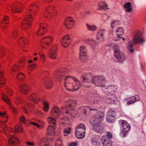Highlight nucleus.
<instances>
[{
  "instance_id": "obj_37",
  "label": "nucleus",
  "mask_w": 146,
  "mask_h": 146,
  "mask_svg": "<svg viewBox=\"0 0 146 146\" xmlns=\"http://www.w3.org/2000/svg\"><path fill=\"white\" fill-rule=\"evenodd\" d=\"M9 18L7 16H5L4 18V21L0 24V26L2 28L6 27L7 26L5 25V24H7L9 23Z\"/></svg>"
},
{
  "instance_id": "obj_21",
  "label": "nucleus",
  "mask_w": 146,
  "mask_h": 146,
  "mask_svg": "<svg viewBox=\"0 0 146 146\" xmlns=\"http://www.w3.org/2000/svg\"><path fill=\"white\" fill-rule=\"evenodd\" d=\"M70 38L68 35L64 36L61 41V45L64 48L68 46L70 44Z\"/></svg>"
},
{
  "instance_id": "obj_6",
  "label": "nucleus",
  "mask_w": 146,
  "mask_h": 146,
  "mask_svg": "<svg viewBox=\"0 0 146 146\" xmlns=\"http://www.w3.org/2000/svg\"><path fill=\"white\" fill-rule=\"evenodd\" d=\"M10 131V132L14 131V132L21 133L23 131L22 128L20 126L17 125L15 127V129L8 128L7 125L4 123H0V131L5 132L6 131Z\"/></svg>"
},
{
  "instance_id": "obj_31",
  "label": "nucleus",
  "mask_w": 146,
  "mask_h": 146,
  "mask_svg": "<svg viewBox=\"0 0 146 146\" xmlns=\"http://www.w3.org/2000/svg\"><path fill=\"white\" fill-rule=\"evenodd\" d=\"M29 99L32 101L34 102L35 103H37L39 100L38 95L35 94H31L29 97Z\"/></svg>"
},
{
  "instance_id": "obj_18",
  "label": "nucleus",
  "mask_w": 146,
  "mask_h": 146,
  "mask_svg": "<svg viewBox=\"0 0 146 146\" xmlns=\"http://www.w3.org/2000/svg\"><path fill=\"white\" fill-rule=\"evenodd\" d=\"M56 46H52L48 50V53L49 57L52 59H55L57 56Z\"/></svg>"
},
{
  "instance_id": "obj_63",
  "label": "nucleus",
  "mask_w": 146,
  "mask_h": 146,
  "mask_svg": "<svg viewBox=\"0 0 146 146\" xmlns=\"http://www.w3.org/2000/svg\"><path fill=\"white\" fill-rule=\"evenodd\" d=\"M108 114H110V115H115L114 113L115 112L113 110H109V111L107 112Z\"/></svg>"
},
{
  "instance_id": "obj_10",
  "label": "nucleus",
  "mask_w": 146,
  "mask_h": 146,
  "mask_svg": "<svg viewBox=\"0 0 146 146\" xmlns=\"http://www.w3.org/2000/svg\"><path fill=\"white\" fill-rule=\"evenodd\" d=\"M32 17L31 15H27L26 16L22 22L21 28L23 29H26L29 28L31 26Z\"/></svg>"
},
{
  "instance_id": "obj_12",
  "label": "nucleus",
  "mask_w": 146,
  "mask_h": 146,
  "mask_svg": "<svg viewBox=\"0 0 146 146\" xmlns=\"http://www.w3.org/2000/svg\"><path fill=\"white\" fill-rule=\"evenodd\" d=\"M93 94L91 93L88 94L85 97L84 100L85 101H87L92 104L96 105L98 104L100 100L98 98H94L93 97Z\"/></svg>"
},
{
  "instance_id": "obj_11",
  "label": "nucleus",
  "mask_w": 146,
  "mask_h": 146,
  "mask_svg": "<svg viewBox=\"0 0 146 146\" xmlns=\"http://www.w3.org/2000/svg\"><path fill=\"white\" fill-rule=\"evenodd\" d=\"M52 42V39L50 36L45 37L41 40L40 44L43 48L46 49L51 46Z\"/></svg>"
},
{
  "instance_id": "obj_25",
  "label": "nucleus",
  "mask_w": 146,
  "mask_h": 146,
  "mask_svg": "<svg viewBox=\"0 0 146 146\" xmlns=\"http://www.w3.org/2000/svg\"><path fill=\"white\" fill-rule=\"evenodd\" d=\"M100 140L103 146H111L112 141L106 137H102Z\"/></svg>"
},
{
  "instance_id": "obj_27",
  "label": "nucleus",
  "mask_w": 146,
  "mask_h": 146,
  "mask_svg": "<svg viewBox=\"0 0 146 146\" xmlns=\"http://www.w3.org/2000/svg\"><path fill=\"white\" fill-rule=\"evenodd\" d=\"M100 139L95 137H92L91 139V142L94 146H100L101 145Z\"/></svg>"
},
{
  "instance_id": "obj_1",
  "label": "nucleus",
  "mask_w": 146,
  "mask_h": 146,
  "mask_svg": "<svg viewBox=\"0 0 146 146\" xmlns=\"http://www.w3.org/2000/svg\"><path fill=\"white\" fill-rule=\"evenodd\" d=\"M145 39L142 36L141 33L138 32L134 35L132 40L128 41L127 47L130 52L133 53L134 52V45L139 43L143 44L145 43Z\"/></svg>"
},
{
  "instance_id": "obj_2",
  "label": "nucleus",
  "mask_w": 146,
  "mask_h": 146,
  "mask_svg": "<svg viewBox=\"0 0 146 146\" xmlns=\"http://www.w3.org/2000/svg\"><path fill=\"white\" fill-rule=\"evenodd\" d=\"M72 80L74 81L73 84L76 87H74V91L78 90L81 86H83L86 88H89L90 87V85L88 84L91 82V81L87 78L84 75H82L80 77V82L76 77L72 76Z\"/></svg>"
},
{
  "instance_id": "obj_15",
  "label": "nucleus",
  "mask_w": 146,
  "mask_h": 146,
  "mask_svg": "<svg viewBox=\"0 0 146 146\" xmlns=\"http://www.w3.org/2000/svg\"><path fill=\"white\" fill-rule=\"evenodd\" d=\"M68 72L69 70L66 69L62 68L57 69L56 72V78L59 81L63 80L65 74Z\"/></svg>"
},
{
  "instance_id": "obj_47",
  "label": "nucleus",
  "mask_w": 146,
  "mask_h": 146,
  "mask_svg": "<svg viewBox=\"0 0 146 146\" xmlns=\"http://www.w3.org/2000/svg\"><path fill=\"white\" fill-rule=\"evenodd\" d=\"M46 11L48 12L49 14H53V11H55V9L54 7L52 6H49L46 9Z\"/></svg>"
},
{
  "instance_id": "obj_19",
  "label": "nucleus",
  "mask_w": 146,
  "mask_h": 146,
  "mask_svg": "<svg viewBox=\"0 0 146 146\" xmlns=\"http://www.w3.org/2000/svg\"><path fill=\"white\" fill-rule=\"evenodd\" d=\"M10 137L8 142L9 146H16L19 143V140L16 137L10 135Z\"/></svg>"
},
{
  "instance_id": "obj_43",
  "label": "nucleus",
  "mask_w": 146,
  "mask_h": 146,
  "mask_svg": "<svg viewBox=\"0 0 146 146\" xmlns=\"http://www.w3.org/2000/svg\"><path fill=\"white\" fill-rule=\"evenodd\" d=\"M86 131L80 132V133L78 134L77 130H76L75 133L76 137L79 139H82L84 137Z\"/></svg>"
},
{
  "instance_id": "obj_28",
  "label": "nucleus",
  "mask_w": 146,
  "mask_h": 146,
  "mask_svg": "<svg viewBox=\"0 0 146 146\" xmlns=\"http://www.w3.org/2000/svg\"><path fill=\"white\" fill-rule=\"evenodd\" d=\"M101 120L98 118L96 116L93 117L90 120V123L93 126L94 125H99Z\"/></svg>"
},
{
  "instance_id": "obj_57",
  "label": "nucleus",
  "mask_w": 146,
  "mask_h": 146,
  "mask_svg": "<svg viewBox=\"0 0 146 146\" xmlns=\"http://www.w3.org/2000/svg\"><path fill=\"white\" fill-rule=\"evenodd\" d=\"M49 108V105L46 102H45L44 103V109L46 111H47L48 110Z\"/></svg>"
},
{
  "instance_id": "obj_51",
  "label": "nucleus",
  "mask_w": 146,
  "mask_h": 146,
  "mask_svg": "<svg viewBox=\"0 0 146 146\" xmlns=\"http://www.w3.org/2000/svg\"><path fill=\"white\" fill-rule=\"evenodd\" d=\"M106 137L108 139L111 140V139L112 138L113 135L109 131H107L106 133V134L105 135H104L102 137Z\"/></svg>"
},
{
  "instance_id": "obj_46",
  "label": "nucleus",
  "mask_w": 146,
  "mask_h": 146,
  "mask_svg": "<svg viewBox=\"0 0 146 146\" xmlns=\"http://www.w3.org/2000/svg\"><path fill=\"white\" fill-rule=\"evenodd\" d=\"M115 116L114 115L108 114L106 120L108 122H111L114 119Z\"/></svg>"
},
{
  "instance_id": "obj_23",
  "label": "nucleus",
  "mask_w": 146,
  "mask_h": 146,
  "mask_svg": "<svg viewBox=\"0 0 146 146\" xmlns=\"http://www.w3.org/2000/svg\"><path fill=\"white\" fill-rule=\"evenodd\" d=\"M19 87L20 92L24 94H27L29 92L28 86L24 83L21 84Z\"/></svg>"
},
{
  "instance_id": "obj_56",
  "label": "nucleus",
  "mask_w": 146,
  "mask_h": 146,
  "mask_svg": "<svg viewBox=\"0 0 146 146\" xmlns=\"http://www.w3.org/2000/svg\"><path fill=\"white\" fill-rule=\"evenodd\" d=\"M55 146H63L61 139L59 138L57 140Z\"/></svg>"
},
{
  "instance_id": "obj_8",
  "label": "nucleus",
  "mask_w": 146,
  "mask_h": 146,
  "mask_svg": "<svg viewBox=\"0 0 146 146\" xmlns=\"http://www.w3.org/2000/svg\"><path fill=\"white\" fill-rule=\"evenodd\" d=\"M65 103L66 104H68V106L62 107L61 108L62 111L63 112L67 110L73 111L76 108V107L77 103L74 100L72 99L66 100L65 101Z\"/></svg>"
},
{
  "instance_id": "obj_14",
  "label": "nucleus",
  "mask_w": 146,
  "mask_h": 146,
  "mask_svg": "<svg viewBox=\"0 0 146 146\" xmlns=\"http://www.w3.org/2000/svg\"><path fill=\"white\" fill-rule=\"evenodd\" d=\"M80 59L82 61L86 62L88 60L87 49L84 46H82L80 48Z\"/></svg>"
},
{
  "instance_id": "obj_20",
  "label": "nucleus",
  "mask_w": 146,
  "mask_h": 146,
  "mask_svg": "<svg viewBox=\"0 0 146 146\" xmlns=\"http://www.w3.org/2000/svg\"><path fill=\"white\" fill-rule=\"evenodd\" d=\"M2 98L3 100L5 101L10 106V108L12 111L13 113L15 114L17 112V110L13 106L10 104V100L8 97L5 94H3L2 95Z\"/></svg>"
},
{
  "instance_id": "obj_32",
  "label": "nucleus",
  "mask_w": 146,
  "mask_h": 146,
  "mask_svg": "<svg viewBox=\"0 0 146 146\" xmlns=\"http://www.w3.org/2000/svg\"><path fill=\"white\" fill-rule=\"evenodd\" d=\"M22 11V8L19 7L17 5H15L11 8V11L13 13H20Z\"/></svg>"
},
{
  "instance_id": "obj_40",
  "label": "nucleus",
  "mask_w": 146,
  "mask_h": 146,
  "mask_svg": "<svg viewBox=\"0 0 146 146\" xmlns=\"http://www.w3.org/2000/svg\"><path fill=\"white\" fill-rule=\"evenodd\" d=\"M131 7V3L130 2H127L124 5V7L125 9V10L127 12H130L132 11V9Z\"/></svg>"
},
{
  "instance_id": "obj_55",
  "label": "nucleus",
  "mask_w": 146,
  "mask_h": 146,
  "mask_svg": "<svg viewBox=\"0 0 146 146\" xmlns=\"http://www.w3.org/2000/svg\"><path fill=\"white\" fill-rule=\"evenodd\" d=\"M24 74L20 73L17 75V78L18 80H23L24 79Z\"/></svg>"
},
{
  "instance_id": "obj_17",
  "label": "nucleus",
  "mask_w": 146,
  "mask_h": 146,
  "mask_svg": "<svg viewBox=\"0 0 146 146\" xmlns=\"http://www.w3.org/2000/svg\"><path fill=\"white\" fill-rule=\"evenodd\" d=\"M139 100H140L139 97L138 96L136 95L124 99L123 100V102L124 103L126 104V105H129Z\"/></svg>"
},
{
  "instance_id": "obj_42",
  "label": "nucleus",
  "mask_w": 146,
  "mask_h": 146,
  "mask_svg": "<svg viewBox=\"0 0 146 146\" xmlns=\"http://www.w3.org/2000/svg\"><path fill=\"white\" fill-rule=\"evenodd\" d=\"M5 81V79L3 76V73L0 72V87H2L4 85Z\"/></svg>"
},
{
  "instance_id": "obj_44",
  "label": "nucleus",
  "mask_w": 146,
  "mask_h": 146,
  "mask_svg": "<svg viewBox=\"0 0 146 146\" xmlns=\"http://www.w3.org/2000/svg\"><path fill=\"white\" fill-rule=\"evenodd\" d=\"M86 26L88 30L92 31H96L98 28L97 27L94 25H89L88 24H87Z\"/></svg>"
},
{
  "instance_id": "obj_54",
  "label": "nucleus",
  "mask_w": 146,
  "mask_h": 146,
  "mask_svg": "<svg viewBox=\"0 0 146 146\" xmlns=\"http://www.w3.org/2000/svg\"><path fill=\"white\" fill-rule=\"evenodd\" d=\"M113 48L114 50L115 54L121 51L119 50V47L117 44H115L113 46Z\"/></svg>"
},
{
  "instance_id": "obj_26",
  "label": "nucleus",
  "mask_w": 146,
  "mask_h": 146,
  "mask_svg": "<svg viewBox=\"0 0 146 146\" xmlns=\"http://www.w3.org/2000/svg\"><path fill=\"white\" fill-rule=\"evenodd\" d=\"M111 97L108 98L106 102L108 104L111 103L115 104L117 102V99L115 96L113 95H109Z\"/></svg>"
},
{
  "instance_id": "obj_29",
  "label": "nucleus",
  "mask_w": 146,
  "mask_h": 146,
  "mask_svg": "<svg viewBox=\"0 0 146 146\" xmlns=\"http://www.w3.org/2000/svg\"><path fill=\"white\" fill-rule=\"evenodd\" d=\"M74 21V20L71 18L68 17L66 19L64 23V25L67 28L69 29L70 27H69L68 25L70 26H72V23H73Z\"/></svg>"
},
{
  "instance_id": "obj_62",
  "label": "nucleus",
  "mask_w": 146,
  "mask_h": 146,
  "mask_svg": "<svg viewBox=\"0 0 146 146\" xmlns=\"http://www.w3.org/2000/svg\"><path fill=\"white\" fill-rule=\"evenodd\" d=\"M20 121L23 123H24L26 121L25 117L23 115H22L20 117Z\"/></svg>"
},
{
  "instance_id": "obj_36",
  "label": "nucleus",
  "mask_w": 146,
  "mask_h": 146,
  "mask_svg": "<svg viewBox=\"0 0 146 146\" xmlns=\"http://www.w3.org/2000/svg\"><path fill=\"white\" fill-rule=\"evenodd\" d=\"M39 9L38 6L35 4H32L30 6L29 8V11L31 13H32L33 11L36 12L37 10Z\"/></svg>"
},
{
  "instance_id": "obj_16",
  "label": "nucleus",
  "mask_w": 146,
  "mask_h": 146,
  "mask_svg": "<svg viewBox=\"0 0 146 146\" xmlns=\"http://www.w3.org/2000/svg\"><path fill=\"white\" fill-rule=\"evenodd\" d=\"M117 89V86L115 85L110 86L106 85L104 89L107 90L106 92L107 95H111L115 94L116 92Z\"/></svg>"
},
{
  "instance_id": "obj_30",
  "label": "nucleus",
  "mask_w": 146,
  "mask_h": 146,
  "mask_svg": "<svg viewBox=\"0 0 146 146\" xmlns=\"http://www.w3.org/2000/svg\"><path fill=\"white\" fill-rule=\"evenodd\" d=\"M108 5L107 3L104 1L100 2L99 4V9L106 11L108 9Z\"/></svg>"
},
{
  "instance_id": "obj_52",
  "label": "nucleus",
  "mask_w": 146,
  "mask_h": 146,
  "mask_svg": "<svg viewBox=\"0 0 146 146\" xmlns=\"http://www.w3.org/2000/svg\"><path fill=\"white\" fill-rule=\"evenodd\" d=\"M44 85L46 88L47 89H50L52 87V82L51 81H48Z\"/></svg>"
},
{
  "instance_id": "obj_24",
  "label": "nucleus",
  "mask_w": 146,
  "mask_h": 146,
  "mask_svg": "<svg viewBox=\"0 0 146 146\" xmlns=\"http://www.w3.org/2000/svg\"><path fill=\"white\" fill-rule=\"evenodd\" d=\"M46 29L45 28L44 25L42 23L39 24V28L36 32V34L38 36H40L43 35L45 33Z\"/></svg>"
},
{
  "instance_id": "obj_49",
  "label": "nucleus",
  "mask_w": 146,
  "mask_h": 146,
  "mask_svg": "<svg viewBox=\"0 0 146 146\" xmlns=\"http://www.w3.org/2000/svg\"><path fill=\"white\" fill-rule=\"evenodd\" d=\"M71 130V128L70 127L64 128V135L66 136H67L70 133Z\"/></svg>"
},
{
  "instance_id": "obj_9",
  "label": "nucleus",
  "mask_w": 146,
  "mask_h": 146,
  "mask_svg": "<svg viewBox=\"0 0 146 146\" xmlns=\"http://www.w3.org/2000/svg\"><path fill=\"white\" fill-rule=\"evenodd\" d=\"M72 76H68L64 78L65 82L64 84L65 87L68 90L73 91H74V87H76L75 84H73V82H71L72 80Z\"/></svg>"
},
{
  "instance_id": "obj_58",
  "label": "nucleus",
  "mask_w": 146,
  "mask_h": 146,
  "mask_svg": "<svg viewBox=\"0 0 146 146\" xmlns=\"http://www.w3.org/2000/svg\"><path fill=\"white\" fill-rule=\"evenodd\" d=\"M6 92L9 96H11L13 93V92L12 90L9 88H7L6 90Z\"/></svg>"
},
{
  "instance_id": "obj_64",
  "label": "nucleus",
  "mask_w": 146,
  "mask_h": 146,
  "mask_svg": "<svg viewBox=\"0 0 146 146\" xmlns=\"http://www.w3.org/2000/svg\"><path fill=\"white\" fill-rule=\"evenodd\" d=\"M77 144V143L76 142L72 143L69 145V146H76Z\"/></svg>"
},
{
  "instance_id": "obj_39",
  "label": "nucleus",
  "mask_w": 146,
  "mask_h": 146,
  "mask_svg": "<svg viewBox=\"0 0 146 146\" xmlns=\"http://www.w3.org/2000/svg\"><path fill=\"white\" fill-rule=\"evenodd\" d=\"M96 109L97 110V111H94V113H97V115H96L95 116H96L98 118L102 120L104 118V114L102 111H98V110L97 109Z\"/></svg>"
},
{
  "instance_id": "obj_48",
  "label": "nucleus",
  "mask_w": 146,
  "mask_h": 146,
  "mask_svg": "<svg viewBox=\"0 0 146 146\" xmlns=\"http://www.w3.org/2000/svg\"><path fill=\"white\" fill-rule=\"evenodd\" d=\"M0 116L2 118L1 121L2 122H6L7 120V117L4 113L0 112Z\"/></svg>"
},
{
  "instance_id": "obj_4",
  "label": "nucleus",
  "mask_w": 146,
  "mask_h": 146,
  "mask_svg": "<svg viewBox=\"0 0 146 146\" xmlns=\"http://www.w3.org/2000/svg\"><path fill=\"white\" fill-rule=\"evenodd\" d=\"M60 111L59 108L57 107H54L50 113V116L47 119L48 121L54 125L56 124V121L55 117L58 118L60 115Z\"/></svg>"
},
{
  "instance_id": "obj_33",
  "label": "nucleus",
  "mask_w": 146,
  "mask_h": 146,
  "mask_svg": "<svg viewBox=\"0 0 146 146\" xmlns=\"http://www.w3.org/2000/svg\"><path fill=\"white\" fill-rule=\"evenodd\" d=\"M93 126V129L94 131L100 133H103V128L101 125H94Z\"/></svg>"
},
{
  "instance_id": "obj_41",
  "label": "nucleus",
  "mask_w": 146,
  "mask_h": 146,
  "mask_svg": "<svg viewBox=\"0 0 146 146\" xmlns=\"http://www.w3.org/2000/svg\"><path fill=\"white\" fill-rule=\"evenodd\" d=\"M123 29L121 27L118 28L116 30V34L118 37H120V36L123 35Z\"/></svg>"
},
{
  "instance_id": "obj_61",
  "label": "nucleus",
  "mask_w": 146,
  "mask_h": 146,
  "mask_svg": "<svg viewBox=\"0 0 146 146\" xmlns=\"http://www.w3.org/2000/svg\"><path fill=\"white\" fill-rule=\"evenodd\" d=\"M26 143L28 146H34L35 145L34 143L28 141H27Z\"/></svg>"
},
{
  "instance_id": "obj_38",
  "label": "nucleus",
  "mask_w": 146,
  "mask_h": 146,
  "mask_svg": "<svg viewBox=\"0 0 146 146\" xmlns=\"http://www.w3.org/2000/svg\"><path fill=\"white\" fill-rule=\"evenodd\" d=\"M48 142L47 139L45 138H42L39 143V146H49L48 144Z\"/></svg>"
},
{
  "instance_id": "obj_60",
  "label": "nucleus",
  "mask_w": 146,
  "mask_h": 146,
  "mask_svg": "<svg viewBox=\"0 0 146 146\" xmlns=\"http://www.w3.org/2000/svg\"><path fill=\"white\" fill-rule=\"evenodd\" d=\"M31 124L33 125L34 126H36L37 127H38L39 129H41V128H42L43 127L42 126H40V125L37 124L36 123L31 122Z\"/></svg>"
},
{
  "instance_id": "obj_35",
  "label": "nucleus",
  "mask_w": 146,
  "mask_h": 146,
  "mask_svg": "<svg viewBox=\"0 0 146 146\" xmlns=\"http://www.w3.org/2000/svg\"><path fill=\"white\" fill-rule=\"evenodd\" d=\"M76 130H77L78 134H79L80 132L86 131V127L84 124H81L77 127Z\"/></svg>"
},
{
  "instance_id": "obj_7",
  "label": "nucleus",
  "mask_w": 146,
  "mask_h": 146,
  "mask_svg": "<svg viewBox=\"0 0 146 146\" xmlns=\"http://www.w3.org/2000/svg\"><path fill=\"white\" fill-rule=\"evenodd\" d=\"M119 123L121 124V133L125 137L130 130L131 126L125 120H120Z\"/></svg>"
},
{
  "instance_id": "obj_13",
  "label": "nucleus",
  "mask_w": 146,
  "mask_h": 146,
  "mask_svg": "<svg viewBox=\"0 0 146 146\" xmlns=\"http://www.w3.org/2000/svg\"><path fill=\"white\" fill-rule=\"evenodd\" d=\"M88 110L91 111H97V110L95 108H91L89 106H82L79 108L77 110V114L80 115L85 116L87 114V111Z\"/></svg>"
},
{
  "instance_id": "obj_53",
  "label": "nucleus",
  "mask_w": 146,
  "mask_h": 146,
  "mask_svg": "<svg viewBox=\"0 0 146 146\" xmlns=\"http://www.w3.org/2000/svg\"><path fill=\"white\" fill-rule=\"evenodd\" d=\"M119 23V21L117 20L116 21H113L111 23V26L112 28H114Z\"/></svg>"
},
{
  "instance_id": "obj_3",
  "label": "nucleus",
  "mask_w": 146,
  "mask_h": 146,
  "mask_svg": "<svg viewBox=\"0 0 146 146\" xmlns=\"http://www.w3.org/2000/svg\"><path fill=\"white\" fill-rule=\"evenodd\" d=\"M105 31L101 29L98 32L96 36V41H95L92 39H88L86 40L85 42L89 44L93 48H95V44H99L103 42L104 40V35L105 34Z\"/></svg>"
},
{
  "instance_id": "obj_5",
  "label": "nucleus",
  "mask_w": 146,
  "mask_h": 146,
  "mask_svg": "<svg viewBox=\"0 0 146 146\" xmlns=\"http://www.w3.org/2000/svg\"><path fill=\"white\" fill-rule=\"evenodd\" d=\"M92 83L96 86L101 87L104 90L106 86V80L105 78L102 76L94 77L92 78Z\"/></svg>"
},
{
  "instance_id": "obj_22",
  "label": "nucleus",
  "mask_w": 146,
  "mask_h": 146,
  "mask_svg": "<svg viewBox=\"0 0 146 146\" xmlns=\"http://www.w3.org/2000/svg\"><path fill=\"white\" fill-rule=\"evenodd\" d=\"M115 57L121 63H123L126 60V57L125 54L120 51L115 54Z\"/></svg>"
},
{
  "instance_id": "obj_45",
  "label": "nucleus",
  "mask_w": 146,
  "mask_h": 146,
  "mask_svg": "<svg viewBox=\"0 0 146 146\" xmlns=\"http://www.w3.org/2000/svg\"><path fill=\"white\" fill-rule=\"evenodd\" d=\"M18 43L20 44L21 43L22 44H27L28 42V41L25 38L21 37L19 38V40H17Z\"/></svg>"
},
{
  "instance_id": "obj_59",
  "label": "nucleus",
  "mask_w": 146,
  "mask_h": 146,
  "mask_svg": "<svg viewBox=\"0 0 146 146\" xmlns=\"http://www.w3.org/2000/svg\"><path fill=\"white\" fill-rule=\"evenodd\" d=\"M15 102L17 104L21 103L22 102V98L19 97H17L15 98Z\"/></svg>"
},
{
  "instance_id": "obj_50",
  "label": "nucleus",
  "mask_w": 146,
  "mask_h": 146,
  "mask_svg": "<svg viewBox=\"0 0 146 146\" xmlns=\"http://www.w3.org/2000/svg\"><path fill=\"white\" fill-rule=\"evenodd\" d=\"M11 69L12 72L11 73H13V72H17L19 70V67L17 65H15L11 67Z\"/></svg>"
},
{
  "instance_id": "obj_34",
  "label": "nucleus",
  "mask_w": 146,
  "mask_h": 146,
  "mask_svg": "<svg viewBox=\"0 0 146 146\" xmlns=\"http://www.w3.org/2000/svg\"><path fill=\"white\" fill-rule=\"evenodd\" d=\"M55 129L54 126L50 125L47 129V133L48 135H54L55 134Z\"/></svg>"
}]
</instances>
